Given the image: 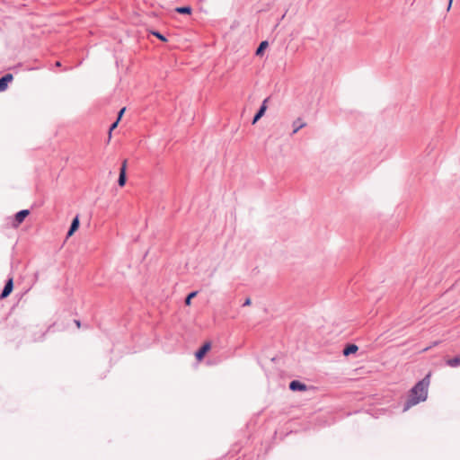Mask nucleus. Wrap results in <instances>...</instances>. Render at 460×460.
<instances>
[{"instance_id":"1","label":"nucleus","mask_w":460,"mask_h":460,"mask_svg":"<svg viewBox=\"0 0 460 460\" xmlns=\"http://www.w3.org/2000/svg\"><path fill=\"white\" fill-rule=\"evenodd\" d=\"M430 374L419 381L409 393V396L403 406V411H408L411 407L424 402L428 396V388L429 385Z\"/></svg>"},{"instance_id":"2","label":"nucleus","mask_w":460,"mask_h":460,"mask_svg":"<svg viewBox=\"0 0 460 460\" xmlns=\"http://www.w3.org/2000/svg\"><path fill=\"white\" fill-rule=\"evenodd\" d=\"M211 343L209 341L205 342L195 353L197 360L200 361L205 355L209 351Z\"/></svg>"},{"instance_id":"3","label":"nucleus","mask_w":460,"mask_h":460,"mask_svg":"<svg viewBox=\"0 0 460 460\" xmlns=\"http://www.w3.org/2000/svg\"><path fill=\"white\" fill-rule=\"evenodd\" d=\"M268 101H269V98H266L262 102L260 109L258 110V111L256 112V114L254 115V117L252 119V124H255L264 115V113H265V111L267 110V102H268Z\"/></svg>"},{"instance_id":"4","label":"nucleus","mask_w":460,"mask_h":460,"mask_svg":"<svg viewBox=\"0 0 460 460\" xmlns=\"http://www.w3.org/2000/svg\"><path fill=\"white\" fill-rule=\"evenodd\" d=\"M13 76L12 74H6L0 78V92H4L7 89L8 84L12 82Z\"/></svg>"},{"instance_id":"5","label":"nucleus","mask_w":460,"mask_h":460,"mask_svg":"<svg viewBox=\"0 0 460 460\" xmlns=\"http://www.w3.org/2000/svg\"><path fill=\"white\" fill-rule=\"evenodd\" d=\"M289 389L291 391H305L307 389V386L305 384L301 383L298 380H293L289 383L288 385Z\"/></svg>"},{"instance_id":"6","label":"nucleus","mask_w":460,"mask_h":460,"mask_svg":"<svg viewBox=\"0 0 460 460\" xmlns=\"http://www.w3.org/2000/svg\"><path fill=\"white\" fill-rule=\"evenodd\" d=\"M79 226H80L79 216L76 215L74 217V219L71 223V226L69 227V230L66 234V239L74 234V233L79 228Z\"/></svg>"},{"instance_id":"7","label":"nucleus","mask_w":460,"mask_h":460,"mask_svg":"<svg viewBox=\"0 0 460 460\" xmlns=\"http://www.w3.org/2000/svg\"><path fill=\"white\" fill-rule=\"evenodd\" d=\"M13 279H9L4 285V288L0 295V297L4 298V297L8 296L11 294V292L13 291Z\"/></svg>"},{"instance_id":"8","label":"nucleus","mask_w":460,"mask_h":460,"mask_svg":"<svg viewBox=\"0 0 460 460\" xmlns=\"http://www.w3.org/2000/svg\"><path fill=\"white\" fill-rule=\"evenodd\" d=\"M28 215H29V210H27V209L19 211L15 215V218H14L16 225L21 224Z\"/></svg>"},{"instance_id":"9","label":"nucleus","mask_w":460,"mask_h":460,"mask_svg":"<svg viewBox=\"0 0 460 460\" xmlns=\"http://www.w3.org/2000/svg\"><path fill=\"white\" fill-rule=\"evenodd\" d=\"M358 349V346L355 345V344H348L344 349H343V355L344 356H349L350 354H353L355 352H357Z\"/></svg>"},{"instance_id":"10","label":"nucleus","mask_w":460,"mask_h":460,"mask_svg":"<svg viewBox=\"0 0 460 460\" xmlns=\"http://www.w3.org/2000/svg\"><path fill=\"white\" fill-rule=\"evenodd\" d=\"M446 364L450 367H457L460 366V356H456L453 358L446 360Z\"/></svg>"},{"instance_id":"11","label":"nucleus","mask_w":460,"mask_h":460,"mask_svg":"<svg viewBox=\"0 0 460 460\" xmlns=\"http://www.w3.org/2000/svg\"><path fill=\"white\" fill-rule=\"evenodd\" d=\"M305 126L306 124L303 122L300 118L296 119V120L293 121V134H296L299 129L303 128Z\"/></svg>"},{"instance_id":"12","label":"nucleus","mask_w":460,"mask_h":460,"mask_svg":"<svg viewBox=\"0 0 460 460\" xmlns=\"http://www.w3.org/2000/svg\"><path fill=\"white\" fill-rule=\"evenodd\" d=\"M268 45H269L268 41H266V40L261 41L256 49V52H255L256 56H262L263 52L266 49V48L268 47Z\"/></svg>"},{"instance_id":"13","label":"nucleus","mask_w":460,"mask_h":460,"mask_svg":"<svg viewBox=\"0 0 460 460\" xmlns=\"http://www.w3.org/2000/svg\"><path fill=\"white\" fill-rule=\"evenodd\" d=\"M126 181H127L126 172H124V169H120L119 170V179H118V184L120 187H123L126 184Z\"/></svg>"},{"instance_id":"14","label":"nucleus","mask_w":460,"mask_h":460,"mask_svg":"<svg viewBox=\"0 0 460 460\" xmlns=\"http://www.w3.org/2000/svg\"><path fill=\"white\" fill-rule=\"evenodd\" d=\"M175 11L181 14H190L192 12V9L190 6H181V7H177L175 9Z\"/></svg>"},{"instance_id":"15","label":"nucleus","mask_w":460,"mask_h":460,"mask_svg":"<svg viewBox=\"0 0 460 460\" xmlns=\"http://www.w3.org/2000/svg\"><path fill=\"white\" fill-rule=\"evenodd\" d=\"M198 294V291H193V292H190L185 298V305H190L191 304V299L194 298Z\"/></svg>"},{"instance_id":"16","label":"nucleus","mask_w":460,"mask_h":460,"mask_svg":"<svg viewBox=\"0 0 460 460\" xmlns=\"http://www.w3.org/2000/svg\"><path fill=\"white\" fill-rule=\"evenodd\" d=\"M152 34L155 35L157 39H159L162 41H167V39L165 38V36L161 34L159 31H153Z\"/></svg>"},{"instance_id":"17","label":"nucleus","mask_w":460,"mask_h":460,"mask_svg":"<svg viewBox=\"0 0 460 460\" xmlns=\"http://www.w3.org/2000/svg\"><path fill=\"white\" fill-rule=\"evenodd\" d=\"M118 123H119V120L117 119L115 122H113V123L111 125L110 129H109V134H110V136L111 135V131H112L115 128H117Z\"/></svg>"},{"instance_id":"18","label":"nucleus","mask_w":460,"mask_h":460,"mask_svg":"<svg viewBox=\"0 0 460 460\" xmlns=\"http://www.w3.org/2000/svg\"><path fill=\"white\" fill-rule=\"evenodd\" d=\"M126 108H122L119 111V114H118V120L120 119V118L122 117L124 111H125Z\"/></svg>"},{"instance_id":"19","label":"nucleus","mask_w":460,"mask_h":460,"mask_svg":"<svg viewBox=\"0 0 460 460\" xmlns=\"http://www.w3.org/2000/svg\"><path fill=\"white\" fill-rule=\"evenodd\" d=\"M120 169H124V172H126V171H127V160H124L122 162Z\"/></svg>"},{"instance_id":"20","label":"nucleus","mask_w":460,"mask_h":460,"mask_svg":"<svg viewBox=\"0 0 460 460\" xmlns=\"http://www.w3.org/2000/svg\"><path fill=\"white\" fill-rule=\"evenodd\" d=\"M251 305V298H246L245 301L243 304V306H247Z\"/></svg>"},{"instance_id":"21","label":"nucleus","mask_w":460,"mask_h":460,"mask_svg":"<svg viewBox=\"0 0 460 460\" xmlns=\"http://www.w3.org/2000/svg\"><path fill=\"white\" fill-rule=\"evenodd\" d=\"M74 322H75V323L76 324V327H77V328H80V326H81V323H80V321H79V320H74Z\"/></svg>"},{"instance_id":"22","label":"nucleus","mask_w":460,"mask_h":460,"mask_svg":"<svg viewBox=\"0 0 460 460\" xmlns=\"http://www.w3.org/2000/svg\"><path fill=\"white\" fill-rule=\"evenodd\" d=\"M452 2H453V0H449L448 6H447V11L450 9Z\"/></svg>"},{"instance_id":"23","label":"nucleus","mask_w":460,"mask_h":460,"mask_svg":"<svg viewBox=\"0 0 460 460\" xmlns=\"http://www.w3.org/2000/svg\"><path fill=\"white\" fill-rule=\"evenodd\" d=\"M438 341H435V342L433 343V346H436V345H438Z\"/></svg>"}]
</instances>
